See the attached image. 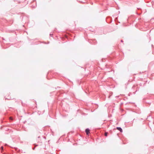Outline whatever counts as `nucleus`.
Wrapping results in <instances>:
<instances>
[{
  "instance_id": "obj_8",
  "label": "nucleus",
  "mask_w": 154,
  "mask_h": 154,
  "mask_svg": "<svg viewBox=\"0 0 154 154\" xmlns=\"http://www.w3.org/2000/svg\"><path fill=\"white\" fill-rule=\"evenodd\" d=\"M51 35H52L50 34V35H51Z\"/></svg>"
},
{
  "instance_id": "obj_3",
  "label": "nucleus",
  "mask_w": 154,
  "mask_h": 154,
  "mask_svg": "<svg viewBox=\"0 0 154 154\" xmlns=\"http://www.w3.org/2000/svg\"><path fill=\"white\" fill-rule=\"evenodd\" d=\"M108 133L107 132H105V135L106 136H107Z\"/></svg>"
},
{
  "instance_id": "obj_7",
  "label": "nucleus",
  "mask_w": 154,
  "mask_h": 154,
  "mask_svg": "<svg viewBox=\"0 0 154 154\" xmlns=\"http://www.w3.org/2000/svg\"><path fill=\"white\" fill-rule=\"evenodd\" d=\"M51 35H52L50 34V35H51Z\"/></svg>"
},
{
  "instance_id": "obj_6",
  "label": "nucleus",
  "mask_w": 154,
  "mask_h": 154,
  "mask_svg": "<svg viewBox=\"0 0 154 154\" xmlns=\"http://www.w3.org/2000/svg\"><path fill=\"white\" fill-rule=\"evenodd\" d=\"M121 41V42H122V40Z\"/></svg>"
},
{
  "instance_id": "obj_4",
  "label": "nucleus",
  "mask_w": 154,
  "mask_h": 154,
  "mask_svg": "<svg viewBox=\"0 0 154 154\" xmlns=\"http://www.w3.org/2000/svg\"><path fill=\"white\" fill-rule=\"evenodd\" d=\"M10 119H11V120H12V117H10Z\"/></svg>"
},
{
  "instance_id": "obj_1",
  "label": "nucleus",
  "mask_w": 154,
  "mask_h": 154,
  "mask_svg": "<svg viewBox=\"0 0 154 154\" xmlns=\"http://www.w3.org/2000/svg\"><path fill=\"white\" fill-rule=\"evenodd\" d=\"M90 130L88 128H87L85 130V132L87 135H88L89 133Z\"/></svg>"
},
{
  "instance_id": "obj_5",
  "label": "nucleus",
  "mask_w": 154,
  "mask_h": 154,
  "mask_svg": "<svg viewBox=\"0 0 154 154\" xmlns=\"http://www.w3.org/2000/svg\"><path fill=\"white\" fill-rule=\"evenodd\" d=\"M1 148L2 149H3V146H2L1 147Z\"/></svg>"
},
{
  "instance_id": "obj_2",
  "label": "nucleus",
  "mask_w": 154,
  "mask_h": 154,
  "mask_svg": "<svg viewBox=\"0 0 154 154\" xmlns=\"http://www.w3.org/2000/svg\"><path fill=\"white\" fill-rule=\"evenodd\" d=\"M117 129L120 131V132H122V130L121 127H117Z\"/></svg>"
}]
</instances>
